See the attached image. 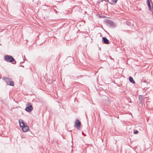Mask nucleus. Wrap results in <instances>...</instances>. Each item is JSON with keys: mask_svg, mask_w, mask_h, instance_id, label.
Listing matches in <instances>:
<instances>
[{"mask_svg": "<svg viewBox=\"0 0 153 153\" xmlns=\"http://www.w3.org/2000/svg\"><path fill=\"white\" fill-rule=\"evenodd\" d=\"M21 66L24 67V66H22V65H21Z\"/></svg>", "mask_w": 153, "mask_h": 153, "instance_id": "a211bd4d", "label": "nucleus"}, {"mask_svg": "<svg viewBox=\"0 0 153 153\" xmlns=\"http://www.w3.org/2000/svg\"><path fill=\"white\" fill-rule=\"evenodd\" d=\"M21 128H22V131L25 132L29 130V127L25 125Z\"/></svg>", "mask_w": 153, "mask_h": 153, "instance_id": "423d86ee", "label": "nucleus"}, {"mask_svg": "<svg viewBox=\"0 0 153 153\" xmlns=\"http://www.w3.org/2000/svg\"><path fill=\"white\" fill-rule=\"evenodd\" d=\"M117 0H111V1L113 2L116 3Z\"/></svg>", "mask_w": 153, "mask_h": 153, "instance_id": "2eb2a0df", "label": "nucleus"}, {"mask_svg": "<svg viewBox=\"0 0 153 153\" xmlns=\"http://www.w3.org/2000/svg\"><path fill=\"white\" fill-rule=\"evenodd\" d=\"M106 22L108 25L111 27H113L115 26V24L112 21L107 20Z\"/></svg>", "mask_w": 153, "mask_h": 153, "instance_id": "20e7f679", "label": "nucleus"}, {"mask_svg": "<svg viewBox=\"0 0 153 153\" xmlns=\"http://www.w3.org/2000/svg\"><path fill=\"white\" fill-rule=\"evenodd\" d=\"M8 85L13 86L14 85V82L13 81H10Z\"/></svg>", "mask_w": 153, "mask_h": 153, "instance_id": "f8f14e48", "label": "nucleus"}, {"mask_svg": "<svg viewBox=\"0 0 153 153\" xmlns=\"http://www.w3.org/2000/svg\"><path fill=\"white\" fill-rule=\"evenodd\" d=\"M126 25L128 26H130L132 25L131 23L130 22L127 21L126 22Z\"/></svg>", "mask_w": 153, "mask_h": 153, "instance_id": "ddd939ff", "label": "nucleus"}, {"mask_svg": "<svg viewBox=\"0 0 153 153\" xmlns=\"http://www.w3.org/2000/svg\"><path fill=\"white\" fill-rule=\"evenodd\" d=\"M82 134H84V133L83 132L82 133Z\"/></svg>", "mask_w": 153, "mask_h": 153, "instance_id": "f3484780", "label": "nucleus"}, {"mask_svg": "<svg viewBox=\"0 0 153 153\" xmlns=\"http://www.w3.org/2000/svg\"><path fill=\"white\" fill-rule=\"evenodd\" d=\"M75 126L78 130H80V126L81 123L78 119L76 120L75 122Z\"/></svg>", "mask_w": 153, "mask_h": 153, "instance_id": "7ed1b4c3", "label": "nucleus"}, {"mask_svg": "<svg viewBox=\"0 0 153 153\" xmlns=\"http://www.w3.org/2000/svg\"><path fill=\"white\" fill-rule=\"evenodd\" d=\"M3 79L5 81L7 84L8 85L10 81V79L9 78L4 76L3 77Z\"/></svg>", "mask_w": 153, "mask_h": 153, "instance_id": "6e6552de", "label": "nucleus"}, {"mask_svg": "<svg viewBox=\"0 0 153 153\" xmlns=\"http://www.w3.org/2000/svg\"><path fill=\"white\" fill-rule=\"evenodd\" d=\"M143 96L142 95H139L138 97L139 100L140 101L139 103L142 105L143 102H144Z\"/></svg>", "mask_w": 153, "mask_h": 153, "instance_id": "39448f33", "label": "nucleus"}, {"mask_svg": "<svg viewBox=\"0 0 153 153\" xmlns=\"http://www.w3.org/2000/svg\"><path fill=\"white\" fill-rule=\"evenodd\" d=\"M4 59L7 62H12L13 64H15L16 63V62L15 60L11 56L9 55H6L4 56Z\"/></svg>", "mask_w": 153, "mask_h": 153, "instance_id": "f257e3e1", "label": "nucleus"}, {"mask_svg": "<svg viewBox=\"0 0 153 153\" xmlns=\"http://www.w3.org/2000/svg\"><path fill=\"white\" fill-rule=\"evenodd\" d=\"M147 5L148 6V8H149V9L150 10H151V6L150 5L149 0H147Z\"/></svg>", "mask_w": 153, "mask_h": 153, "instance_id": "9d476101", "label": "nucleus"}, {"mask_svg": "<svg viewBox=\"0 0 153 153\" xmlns=\"http://www.w3.org/2000/svg\"><path fill=\"white\" fill-rule=\"evenodd\" d=\"M104 0H101V1H102V2L103 1H104Z\"/></svg>", "mask_w": 153, "mask_h": 153, "instance_id": "dca6fc26", "label": "nucleus"}, {"mask_svg": "<svg viewBox=\"0 0 153 153\" xmlns=\"http://www.w3.org/2000/svg\"><path fill=\"white\" fill-rule=\"evenodd\" d=\"M138 132H139L137 130H136L135 131H134V133L135 134H138Z\"/></svg>", "mask_w": 153, "mask_h": 153, "instance_id": "4468645a", "label": "nucleus"}, {"mask_svg": "<svg viewBox=\"0 0 153 153\" xmlns=\"http://www.w3.org/2000/svg\"><path fill=\"white\" fill-rule=\"evenodd\" d=\"M19 123L20 127H22V126H23L25 125L24 123L22 120H19Z\"/></svg>", "mask_w": 153, "mask_h": 153, "instance_id": "1a4fd4ad", "label": "nucleus"}, {"mask_svg": "<svg viewBox=\"0 0 153 153\" xmlns=\"http://www.w3.org/2000/svg\"><path fill=\"white\" fill-rule=\"evenodd\" d=\"M26 106L27 107L25 109V110L27 111L28 112H30L33 110V108L31 103L30 102H27L26 104Z\"/></svg>", "mask_w": 153, "mask_h": 153, "instance_id": "f03ea898", "label": "nucleus"}, {"mask_svg": "<svg viewBox=\"0 0 153 153\" xmlns=\"http://www.w3.org/2000/svg\"><path fill=\"white\" fill-rule=\"evenodd\" d=\"M129 81L132 83L133 84H135V82L133 79V78L131 76H130L129 77Z\"/></svg>", "mask_w": 153, "mask_h": 153, "instance_id": "9b49d317", "label": "nucleus"}, {"mask_svg": "<svg viewBox=\"0 0 153 153\" xmlns=\"http://www.w3.org/2000/svg\"><path fill=\"white\" fill-rule=\"evenodd\" d=\"M102 42L104 43L108 44L109 43V41L105 37H103L102 38Z\"/></svg>", "mask_w": 153, "mask_h": 153, "instance_id": "0eeeda50", "label": "nucleus"}]
</instances>
